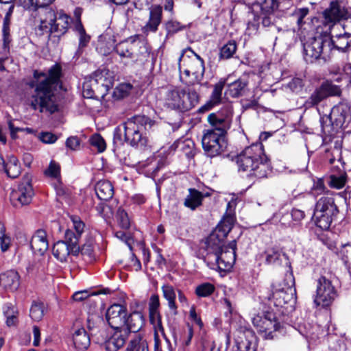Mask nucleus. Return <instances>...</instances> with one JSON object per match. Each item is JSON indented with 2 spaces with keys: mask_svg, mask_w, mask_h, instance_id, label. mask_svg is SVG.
<instances>
[{
  "mask_svg": "<svg viewBox=\"0 0 351 351\" xmlns=\"http://www.w3.org/2000/svg\"><path fill=\"white\" fill-rule=\"evenodd\" d=\"M203 198L204 195L200 191L195 189H189V194L184 199V205L186 208L194 210L202 205Z\"/></svg>",
  "mask_w": 351,
  "mask_h": 351,
  "instance_id": "37",
  "label": "nucleus"
},
{
  "mask_svg": "<svg viewBox=\"0 0 351 351\" xmlns=\"http://www.w3.org/2000/svg\"><path fill=\"white\" fill-rule=\"evenodd\" d=\"M45 313V306L43 302H34L31 306L29 315L36 322L42 319Z\"/></svg>",
  "mask_w": 351,
  "mask_h": 351,
  "instance_id": "47",
  "label": "nucleus"
},
{
  "mask_svg": "<svg viewBox=\"0 0 351 351\" xmlns=\"http://www.w3.org/2000/svg\"><path fill=\"white\" fill-rule=\"evenodd\" d=\"M215 291L213 285L209 282H204L198 285L195 289V293L198 297H208Z\"/></svg>",
  "mask_w": 351,
  "mask_h": 351,
  "instance_id": "52",
  "label": "nucleus"
},
{
  "mask_svg": "<svg viewBox=\"0 0 351 351\" xmlns=\"http://www.w3.org/2000/svg\"><path fill=\"white\" fill-rule=\"evenodd\" d=\"M155 124V121L145 115H136L125 121L123 125V131L120 127L117 128L114 132V138L124 140L131 146L145 147L147 143V138L143 130H149Z\"/></svg>",
  "mask_w": 351,
  "mask_h": 351,
  "instance_id": "4",
  "label": "nucleus"
},
{
  "mask_svg": "<svg viewBox=\"0 0 351 351\" xmlns=\"http://www.w3.org/2000/svg\"><path fill=\"white\" fill-rule=\"evenodd\" d=\"M114 51L121 60H137L139 54L147 52L146 43L139 35H134L118 43Z\"/></svg>",
  "mask_w": 351,
  "mask_h": 351,
  "instance_id": "9",
  "label": "nucleus"
},
{
  "mask_svg": "<svg viewBox=\"0 0 351 351\" xmlns=\"http://www.w3.org/2000/svg\"><path fill=\"white\" fill-rule=\"evenodd\" d=\"M345 25H332L331 28V35L330 36L331 44V51L333 48L337 50L346 52L351 49V32L346 31Z\"/></svg>",
  "mask_w": 351,
  "mask_h": 351,
  "instance_id": "15",
  "label": "nucleus"
},
{
  "mask_svg": "<svg viewBox=\"0 0 351 351\" xmlns=\"http://www.w3.org/2000/svg\"><path fill=\"white\" fill-rule=\"evenodd\" d=\"M235 341L239 351H256L257 339L255 333L250 329L239 330Z\"/></svg>",
  "mask_w": 351,
  "mask_h": 351,
  "instance_id": "19",
  "label": "nucleus"
},
{
  "mask_svg": "<svg viewBox=\"0 0 351 351\" xmlns=\"http://www.w3.org/2000/svg\"><path fill=\"white\" fill-rule=\"evenodd\" d=\"M5 314L7 317V325L8 326L15 325L17 321V312H15L13 308L10 309V308H8V309L5 311Z\"/></svg>",
  "mask_w": 351,
  "mask_h": 351,
  "instance_id": "61",
  "label": "nucleus"
},
{
  "mask_svg": "<svg viewBox=\"0 0 351 351\" xmlns=\"http://www.w3.org/2000/svg\"><path fill=\"white\" fill-rule=\"evenodd\" d=\"M234 218L231 215L225 216L214 230L222 237H226L233 227Z\"/></svg>",
  "mask_w": 351,
  "mask_h": 351,
  "instance_id": "38",
  "label": "nucleus"
},
{
  "mask_svg": "<svg viewBox=\"0 0 351 351\" xmlns=\"http://www.w3.org/2000/svg\"><path fill=\"white\" fill-rule=\"evenodd\" d=\"M178 69L189 77L191 74L194 77L192 83H200L204 77L205 71L204 60L193 50L189 49L183 51L179 58Z\"/></svg>",
  "mask_w": 351,
  "mask_h": 351,
  "instance_id": "6",
  "label": "nucleus"
},
{
  "mask_svg": "<svg viewBox=\"0 0 351 351\" xmlns=\"http://www.w3.org/2000/svg\"><path fill=\"white\" fill-rule=\"evenodd\" d=\"M95 192L100 199L108 201L113 197L114 188L110 182L100 180L95 186Z\"/></svg>",
  "mask_w": 351,
  "mask_h": 351,
  "instance_id": "35",
  "label": "nucleus"
},
{
  "mask_svg": "<svg viewBox=\"0 0 351 351\" xmlns=\"http://www.w3.org/2000/svg\"><path fill=\"white\" fill-rule=\"evenodd\" d=\"M331 44L329 35H320L309 39L304 43L305 60L311 63L319 58L326 60L330 56Z\"/></svg>",
  "mask_w": 351,
  "mask_h": 351,
  "instance_id": "7",
  "label": "nucleus"
},
{
  "mask_svg": "<svg viewBox=\"0 0 351 351\" xmlns=\"http://www.w3.org/2000/svg\"><path fill=\"white\" fill-rule=\"evenodd\" d=\"M30 246L35 254H44L49 247L47 232L41 229L38 230L32 237Z\"/></svg>",
  "mask_w": 351,
  "mask_h": 351,
  "instance_id": "26",
  "label": "nucleus"
},
{
  "mask_svg": "<svg viewBox=\"0 0 351 351\" xmlns=\"http://www.w3.org/2000/svg\"><path fill=\"white\" fill-rule=\"evenodd\" d=\"M330 178V184L332 187L341 189L346 182V173L343 172L339 176L331 175Z\"/></svg>",
  "mask_w": 351,
  "mask_h": 351,
  "instance_id": "55",
  "label": "nucleus"
},
{
  "mask_svg": "<svg viewBox=\"0 0 351 351\" xmlns=\"http://www.w3.org/2000/svg\"><path fill=\"white\" fill-rule=\"evenodd\" d=\"M73 341L75 348L82 351L86 350L90 344V337L83 328L75 330Z\"/></svg>",
  "mask_w": 351,
  "mask_h": 351,
  "instance_id": "33",
  "label": "nucleus"
},
{
  "mask_svg": "<svg viewBox=\"0 0 351 351\" xmlns=\"http://www.w3.org/2000/svg\"><path fill=\"white\" fill-rule=\"evenodd\" d=\"M34 194L32 178L29 175H25L18 189L12 192L11 200L14 206L27 205L32 202Z\"/></svg>",
  "mask_w": 351,
  "mask_h": 351,
  "instance_id": "14",
  "label": "nucleus"
},
{
  "mask_svg": "<svg viewBox=\"0 0 351 351\" xmlns=\"http://www.w3.org/2000/svg\"><path fill=\"white\" fill-rule=\"evenodd\" d=\"M20 284V275L15 270H8L0 274V286L7 291L12 292L17 291Z\"/></svg>",
  "mask_w": 351,
  "mask_h": 351,
  "instance_id": "23",
  "label": "nucleus"
},
{
  "mask_svg": "<svg viewBox=\"0 0 351 351\" xmlns=\"http://www.w3.org/2000/svg\"><path fill=\"white\" fill-rule=\"evenodd\" d=\"M70 219L73 223V228L75 231V233H74V237H76L77 244L78 245L79 239L81 237L82 234L84 232L85 228V223L78 216L76 215H71Z\"/></svg>",
  "mask_w": 351,
  "mask_h": 351,
  "instance_id": "50",
  "label": "nucleus"
},
{
  "mask_svg": "<svg viewBox=\"0 0 351 351\" xmlns=\"http://www.w3.org/2000/svg\"><path fill=\"white\" fill-rule=\"evenodd\" d=\"M225 237H221L214 230L206 238L204 245L208 254H215L220 252V250L224 247Z\"/></svg>",
  "mask_w": 351,
  "mask_h": 351,
  "instance_id": "31",
  "label": "nucleus"
},
{
  "mask_svg": "<svg viewBox=\"0 0 351 351\" xmlns=\"http://www.w3.org/2000/svg\"><path fill=\"white\" fill-rule=\"evenodd\" d=\"M89 141L90 145L97 149L98 152H103L106 149V142L100 134H93Z\"/></svg>",
  "mask_w": 351,
  "mask_h": 351,
  "instance_id": "54",
  "label": "nucleus"
},
{
  "mask_svg": "<svg viewBox=\"0 0 351 351\" xmlns=\"http://www.w3.org/2000/svg\"><path fill=\"white\" fill-rule=\"evenodd\" d=\"M61 73V66L57 64L49 69L47 74L38 71L34 72V79L29 83V86L34 89L30 98V106L34 110L50 114L58 111L55 92Z\"/></svg>",
  "mask_w": 351,
  "mask_h": 351,
  "instance_id": "1",
  "label": "nucleus"
},
{
  "mask_svg": "<svg viewBox=\"0 0 351 351\" xmlns=\"http://www.w3.org/2000/svg\"><path fill=\"white\" fill-rule=\"evenodd\" d=\"M252 323L258 332L265 339H273L274 333L280 328L276 315L272 312H266L257 315L252 318Z\"/></svg>",
  "mask_w": 351,
  "mask_h": 351,
  "instance_id": "11",
  "label": "nucleus"
},
{
  "mask_svg": "<svg viewBox=\"0 0 351 351\" xmlns=\"http://www.w3.org/2000/svg\"><path fill=\"white\" fill-rule=\"evenodd\" d=\"M132 88L130 84H121L114 88L112 96L115 99H123L129 95Z\"/></svg>",
  "mask_w": 351,
  "mask_h": 351,
  "instance_id": "51",
  "label": "nucleus"
},
{
  "mask_svg": "<svg viewBox=\"0 0 351 351\" xmlns=\"http://www.w3.org/2000/svg\"><path fill=\"white\" fill-rule=\"evenodd\" d=\"M237 49L234 40H230L220 48L219 58L221 59H229L236 53Z\"/></svg>",
  "mask_w": 351,
  "mask_h": 351,
  "instance_id": "44",
  "label": "nucleus"
},
{
  "mask_svg": "<svg viewBox=\"0 0 351 351\" xmlns=\"http://www.w3.org/2000/svg\"><path fill=\"white\" fill-rule=\"evenodd\" d=\"M265 254L266 263L275 266H280L284 264L290 267V263L287 256L279 249L271 248L265 252Z\"/></svg>",
  "mask_w": 351,
  "mask_h": 351,
  "instance_id": "28",
  "label": "nucleus"
},
{
  "mask_svg": "<svg viewBox=\"0 0 351 351\" xmlns=\"http://www.w3.org/2000/svg\"><path fill=\"white\" fill-rule=\"evenodd\" d=\"M350 112V106L347 103L340 102L337 105L335 106L330 112L329 117H322L321 124L323 130H325L324 125V119H330L331 122L334 120L337 123H342L345 122L346 117L348 116Z\"/></svg>",
  "mask_w": 351,
  "mask_h": 351,
  "instance_id": "24",
  "label": "nucleus"
},
{
  "mask_svg": "<svg viewBox=\"0 0 351 351\" xmlns=\"http://www.w3.org/2000/svg\"><path fill=\"white\" fill-rule=\"evenodd\" d=\"M125 321V326L123 327V330H126L129 335L130 332H138L144 325L145 319L141 313L134 311L127 315Z\"/></svg>",
  "mask_w": 351,
  "mask_h": 351,
  "instance_id": "29",
  "label": "nucleus"
},
{
  "mask_svg": "<svg viewBox=\"0 0 351 351\" xmlns=\"http://www.w3.org/2000/svg\"><path fill=\"white\" fill-rule=\"evenodd\" d=\"M247 85V82L246 80L241 78L238 79L228 85L225 93L234 98L239 97L242 95Z\"/></svg>",
  "mask_w": 351,
  "mask_h": 351,
  "instance_id": "39",
  "label": "nucleus"
},
{
  "mask_svg": "<svg viewBox=\"0 0 351 351\" xmlns=\"http://www.w3.org/2000/svg\"><path fill=\"white\" fill-rule=\"evenodd\" d=\"M314 212L336 215L338 210L332 197H322L317 201Z\"/></svg>",
  "mask_w": 351,
  "mask_h": 351,
  "instance_id": "32",
  "label": "nucleus"
},
{
  "mask_svg": "<svg viewBox=\"0 0 351 351\" xmlns=\"http://www.w3.org/2000/svg\"><path fill=\"white\" fill-rule=\"evenodd\" d=\"M294 278L291 273L287 275V278L281 285L275 282L271 286V295L268 298L269 300H272L274 304L276 306L282 307L288 303H294L295 298V289L293 287Z\"/></svg>",
  "mask_w": 351,
  "mask_h": 351,
  "instance_id": "8",
  "label": "nucleus"
},
{
  "mask_svg": "<svg viewBox=\"0 0 351 351\" xmlns=\"http://www.w3.org/2000/svg\"><path fill=\"white\" fill-rule=\"evenodd\" d=\"M259 19H261L262 27L263 28H268V30L274 34L276 40L278 38V36L276 35V33L285 32V30L278 25V21L276 20L275 14H263L261 12Z\"/></svg>",
  "mask_w": 351,
  "mask_h": 351,
  "instance_id": "30",
  "label": "nucleus"
},
{
  "mask_svg": "<svg viewBox=\"0 0 351 351\" xmlns=\"http://www.w3.org/2000/svg\"><path fill=\"white\" fill-rule=\"evenodd\" d=\"M96 89L90 77L89 80H86L83 84V95L87 98L104 97V96L100 95L99 90Z\"/></svg>",
  "mask_w": 351,
  "mask_h": 351,
  "instance_id": "46",
  "label": "nucleus"
},
{
  "mask_svg": "<svg viewBox=\"0 0 351 351\" xmlns=\"http://www.w3.org/2000/svg\"><path fill=\"white\" fill-rule=\"evenodd\" d=\"M56 21V12L50 8L45 9L40 14V24L38 26L39 34H48V36L53 34V21Z\"/></svg>",
  "mask_w": 351,
  "mask_h": 351,
  "instance_id": "22",
  "label": "nucleus"
},
{
  "mask_svg": "<svg viewBox=\"0 0 351 351\" xmlns=\"http://www.w3.org/2000/svg\"><path fill=\"white\" fill-rule=\"evenodd\" d=\"M11 245V239L5 233V228L3 223H0V249L3 252H6Z\"/></svg>",
  "mask_w": 351,
  "mask_h": 351,
  "instance_id": "53",
  "label": "nucleus"
},
{
  "mask_svg": "<svg viewBox=\"0 0 351 351\" xmlns=\"http://www.w3.org/2000/svg\"><path fill=\"white\" fill-rule=\"evenodd\" d=\"M337 296L336 289L331 282L325 276H321L317 280L315 303L317 306L327 307L333 302Z\"/></svg>",
  "mask_w": 351,
  "mask_h": 351,
  "instance_id": "12",
  "label": "nucleus"
},
{
  "mask_svg": "<svg viewBox=\"0 0 351 351\" xmlns=\"http://www.w3.org/2000/svg\"><path fill=\"white\" fill-rule=\"evenodd\" d=\"M71 18L64 13H56V21H53V32L56 34L57 36H60L64 34L69 27Z\"/></svg>",
  "mask_w": 351,
  "mask_h": 351,
  "instance_id": "36",
  "label": "nucleus"
},
{
  "mask_svg": "<svg viewBox=\"0 0 351 351\" xmlns=\"http://www.w3.org/2000/svg\"><path fill=\"white\" fill-rule=\"evenodd\" d=\"M114 330L110 337L106 341L105 347L107 351H118L125 343L128 339V332L123 328H113Z\"/></svg>",
  "mask_w": 351,
  "mask_h": 351,
  "instance_id": "21",
  "label": "nucleus"
},
{
  "mask_svg": "<svg viewBox=\"0 0 351 351\" xmlns=\"http://www.w3.org/2000/svg\"><path fill=\"white\" fill-rule=\"evenodd\" d=\"M93 85L99 90L100 95L106 96L113 84L111 73L108 70H97L90 76Z\"/></svg>",
  "mask_w": 351,
  "mask_h": 351,
  "instance_id": "20",
  "label": "nucleus"
},
{
  "mask_svg": "<svg viewBox=\"0 0 351 351\" xmlns=\"http://www.w3.org/2000/svg\"><path fill=\"white\" fill-rule=\"evenodd\" d=\"M169 34H175L182 29L183 26L178 21L170 20L165 24Z\"/></svg>",
  "mask_w": 351,
  "mask_h": 351,
  "instance_id": "59",
  "label": "nucleus"
},
{
  "mask_svg": "<svg viewBox=\"0 0 351 351\" xmlns=\"http://www.w3.org/2000/svg\"><path fill=\"white\" fill-rule=\"evenodd\" d=\"M198 101L199 95L192 88L186 90L178 87L168 89L164 97V104L167 108L182 112L190 110Z\"/></svg>",
  "mask_w": 351,
  "mask_h": 351,
  "instance_id": "5",
  "label": "nucleus"
},
{
  "mask_svg": "<svg viewBox=\"0 0 351 351\" xmlns=\"http://www.w3.org/2000/svg\"><path fill=\"white\" fill-rule=\"evenodd\" d=\"M40 140L45 143H53L58 140V136L51 132H42L39 136Z\"/></svg>",
  "mask_w": 351,
  "mask_h": 351,
  "instance_id": "63",
  "label": "nucleus"
},
{
  "mask_svg": "<svg viewBox=\"0 0 351 351\" xmlns=\"http://www.w3.org/2000/svg\"><path fill=\"white\" fill-rule=\"evenodd\" d=\"M125 351H149L148 345L146 341L137 335L130 340Z\"/></svg>",
  "mask_w": 351,
  "mask_h": 351,
  "instance_id": "42",
  "label": "nucleus"
},
{
  "mask_svg": "<svg viewBox=\"0 0 351 351\" xmlns=\"http://www.w3.org/2000/svg\"><path fill=\"white\" fill-rule=\"evenodd\" d=\"M95 241L92 237H88L86 242L80 247V253L82 255L86 256L90 260L93 258Z\"/></svg>",
  "mask_w": 351,
  "mask_h": 351,
  "instance_id": "48",
  "label": "nucleus"
},
{
  "mask_svg": "<svg viewBox=\"0 0 351 351\" xmlns=\"http://www.w3.org/2000/svg\"><path fill=\"white\" fill-rule=\"evenodd\" d=\"M162 8L160 5H152L149 9V17L147 23L143 27L145 33L156 32L162 21Z\"/></svg>",
  "mask_w": 351,
  "mask_h": 351,
  "instance_id": "27",
  "label": "nucleus"
},
{
  "mask_svg": "<svg viewBox=\"0 0 351 351\" xmlns=\"http://www.w3.org/2000/svg\"><path fill=\"white\" fill-rule=\"evenodd\" d=\"M54 257L60 262L67 261L71 254L77 256L80 254V246L77 244V239L71 229H67L64 233V240L56 242L52 248Z\"/></svg>",
  "mask_w": 351,
  "mask_h": 351,
  "instance_id": "10",
  "label": "nucleus"
},
{
  "mask_svg": "<svg viewBox=\"0 0 351 351\" xmlns=\"http://www.w3.org/2000/svg\"><path fill=\"white\" fill-rule=\"evenodd\" d=\"M128 315L127 307L123 304H114L107 310L106 319L112 328H123L125 326Z\"/></svg>",
  "mask_w": 351,
  "mask_h": 351,
  "instance_id": "18",
  "label": "nucleus"
},
{
  "mask_svg": "<svg viewBox=\"0 0 351 351\" xmlns=\"http://www.w3.org/2000/svg\"><path fill=\"white\" fill-rule=\"evenodd\" d=\"M236 242L232 241L228 246H224L219 253L215 254V259L218 269L221 271L230 270L236 261Z\"/></svg>",
  "mask_w": 351,
  "mask_h": 351,
  "instance_id": "16",
  "label": "nucleus"
},
{
  "mask_svg": "<svg viewBox=\"0 0 351 351\" xmlns=\"http://www.w3.org/2000/svg\"><path fill=\"white\" fill-rule=\"evenodd\" d=\"M341 92L339 86L326 81L312 93L308 99L306 100L304 105L306 108L314 107L328 97L339 95Z\"/></svg>",
  "mask_w": 351,
  "mask_h": 351,
  "instance_id": "13",
  "label": "nucleus"
},
{
  "mask_svg": "<svg viewBox=\"0 0 351 351\" xmlns=\"http://www.w3.org/2000/svg\"><path fill=\"white\" fill-rule=\"evenodd\" d=\"M239 171L257 179L267 178L271 173V167L262 143H254L246 147L235 157Z\"/></svg>",
  "mask_w": 351,
  "mask_h": 351,
  "instance_id": "3",
  "label": "nucleus"
},
{
  "mask_svg": "<svg viewBox=\"0 0 351 351\" xmlns=\"http://www.w3.org/2000/svg\"><path fill=\"white\" fill-rule=\"evenodd\" d=\"M226 84L224 80H219L213 86V90L210 96L209 100L201 107L199 110L205 112L210 110L215 106L219 105L223 100V90Z\"/></svg>",
  "mask_w": 351,
  "mask_h": 351,
  "instance_id": "25",
  "label": "nucleus"
},
{
  "mask_svg": "<svg viewBox=\"0 0 351 351\" xmlns=\"http://www.w3.org/2000/svg\"><path fill=\"white\" fill-rule=\"evenodd\" d=\"M55 0H19L20 5L26 10H36L38 7H45Z\"/></svg>",
  "mask_w": 351,
  "mask_h": 351,
  "instance_id": "45",
  "label": "nucleus"
},
{
  "mask_svg": "<svg viewBox=\"0 0 351 351\" xmlns=\"http://www.w3.org/2000/svg\"><path fill=\"white\" fill-rule=\"evenodd\" d=\"M308 14V8H300L295 11L293 16L296 19V23L299 26L304 23L303 19Z\"/></svg>",
  "mask_w": 351,
  "mask_h": 351,
  "instance_id": "60",
  "label": "nucleus"
},
{
  "mask_svg": "<svg viewBox=\"0 0 351 351\" xmlns=\"http://www.w3.org/2000/svg\"><path fill=\"white\" fill-rule=\"evenodd\" d=\"M208 121L211 128L204 131L202 144L205 154L213 158L221 155L227 148L226 134L230 127L231 118L229 114L223 117L212 113L208 115Z\"/></svg>",
  "mask_w": 351,
  "mask_h": 351,
  "instance_id": "2",
  "label": "nucleus"
},
{
  "mask_svg": "<svg viewBox=\"0 0 351 351\" xmlns=\"http://www.w3.org/2000/svg\"><path fill=\"white\" fill-rule=\"evenodd\" d=\"M325 21L327 23H333L332 25H337L336 22L342 19L348 21L351 13L345 6L341 4V1L336 0L332 1L328 8L323 13Z\"/></svg>",
  "mask_w": 351,
  "mask_h": 351,
  "instance_id": "17",
  "label": "nucleus"
},
{
  "mask_svg": "<svg viewBox=\"0 0 351 351\" xmlns=\"http://www.w3.org/2000/svg\"><path fill=\"white\" fill-rule=\"evenodd\" d=\"M160 301L158 295H152L149 302V312L159 311Z\"/></svg>",
  "mask_w": 351,
  "mask_h": 351,
  "instance_id": "64",
  "label": "nucleus"
},
{
  "mask_svg": "<svg viewBox=\"0 0 351 351\" xmlns=\"http://www.w3.org/2000/svg\"><path fill=\"white\" fill-rule=\"evenodd\" d=\"M283 3L284 1L282 0H264L261 5V12L263 14H275V12L278 10L282 11L281 6Z\"/></svg>",
  "mask_w": 351,
  "mask_h": 351,
  "instance_id": "43",
  "label": "nucleus"
},
{
  "mask_svg": "<svg viewBox=\"0 0 351 351\" xmlns=\"http://www.w3.org/2000/svg\"><path fill=\"white\" fill-rule=\"evenodd\" d=\"M163 297L167 300L169 308L177 313V306L176 304V292L173 287L169 285H164L162 287Z\"/></svg>",
  "mask_w": 351,
  "mask_h": 351,
  "instance_id": "41",
  "label": "nucleus"
},
{
  "mask_svg": "<svg viewBox=\"0 0 351 351\" xmlns=\"http://www.w3.org/2000/svg\"><path fill=\"white\" fill-rule=\"evenodd\" d=\"M3 165L2 169L4 170L8 177L16 178L21 174V165L16 156L13 155L8 156Z\"/></svg>",
  "mask_w": 351,
  "mask_h": 351,
  "instance_id": "34",
  "label": "nucleus"
},
{
  "mask_svg": "<svg viewBox=\"0 0 351 351\" xmlns=\"http://www.w3.org/2000/svg\"><path fill=\"white\" fill-rule=\"evenodd\" d=\"M334 215H335L314 212L313 219L317 227L322 230H328L330 226Z\"/></svg>",
  "mask_w": 351,
  "mask_h": 351,
  "instance_id": "40",
  "label": "nucleus"
},
{
  "mask_svg": "<svg viewBox=\"0 0 351 351\" xmlns=\"http://www.w3.org/2000/svg\"><path fill=\"white\" fill-rule=\"evenodd\" d=\"M102 318L97 315H92L87 318V327L89 330H94L97 328L99 324H102Z\"/></svg>",
  "mask_w": 351,
  "mask_h": 351,
  "instance_id": "58",
  "label": "nucleus"
},
{
  "mask_svg": "<svg viewBox=\"0 0 351 351\" xmlns=\"http://www.w3.org/2000/svg\"><path fill=\"white\" fill-rule=\"evenodd\" d=\"M60 168L59 165L51 161L49 167L45 171V174L49 177L57 178L60 176Z\"/></svg>",
  "mask_w": 351,
  "mask_h": 351,
  "instance_id": "57",
  "label": "nucleus"
},
{
  "mask_svg": "<svg viewBox=\"0 0 351 351\" xmlns=\"http://www.w3.org/2000/svg\"><path fill=\"white\" fill-rule=\"evenodd\" d=\"M152 325L153 326V328H154V341H156V348H157L158 341H159V340H160L159 334L160 333L161 335H162L163 337H165V329L162 326V320H160L158 322H156Z\"/></svg>",
  "mask_w": 351,
  "mask_h": 351,
  "instance_id": "56",
  "label": "nucleus"
},
{
  "mask_svg": "<svg viewBox=\"0 0 351 351\" xmlns=\"http://www.w3.org/2000/svg\"><path fill=\"white\" fill-rule=\"evenodd\" d=\"M114 235L117 239L124 241L132 250V238L127 232L123 230L117 231L114 232Z\"/></svg>",
  "mask_w": 351,
  "mask_h": 351,
  "instance_id": "62",
  "label": "nucleus"
},
{
  "mask_svg": "<svg viewBox=\"0 0 351 351\" xmlns=\"http://www.w3.org/2000/svg\"><path fill=\"white\" fill-rule=\"evenodd\" d=\"M116 219L119 227L123 230H128L130 227V219L128 213L119 208L116 214Z\"/></svg>",
  "mask_w": 351,
  "mask_h": 351,
  "instance_id": "49",
  "label": "nucleus"
}]
</instances>
